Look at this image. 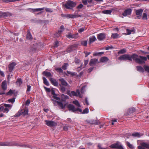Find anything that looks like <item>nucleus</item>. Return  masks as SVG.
Segmentation results:
<instances>
[{"label":"nucleus","instance_id":"16","mask_svg":"<svg viewBox=\"0 0 149 149\" xmlns=\"http://www.w3.org/2000/svg\"><path fill=\"white\" fill-rule=\"evenodd\" d=\"M42 74L46 76L47 77H52V75L50 72L46 71H43L42 72Z\"/></svg>","mask_w":149,"mask_h":149},{"label":"nucleus","instance_id":"13","mask_svg":"<svg viewBox=\"0 0 149 149\" xmlns=\"http://www.w3.org/2000/svg\"><path fill=\"white\" fill-rule=\"evenodd\" d=\"M50 81L51 82L52 84L55 86H57L58 85V83L56 81V80L53 78H50Z\"/></svg>","mask_w":149,"mask_h":149},{"label":"nucleus","instance_id":"5","mask_svg":"<svg viewBox=\"0 0 149 149\" xmlns=\"http://www.w3.org/2000/svg\"><path fill=\"white\" fill-rule=\"evenodd\" d=\"M68 108L69 110L73 112L79 111L80 112H81V110L79 108H76L72 104H69L68 105Z\"/></svg>","mask_w":149,"mask_h":149},{"label":"nucleus","instance_id":"42","mask_svg":"<svg viewBox=\"0 0 149 149\" xmlns=\"http://www.w3.org/2000/svg\"><path fill=\"white\" fill-rule=\"evenodd\" d=\"M4 107H3V109L2 111L4 113H8V112L9 111V110L10 109L6 107H5V108H4Z\"/></svg>","mask_w":149,"mask_h":149},{"label":"nucleus","instance_id":"38","mask_svg":"<svg viewBox=\"0 0 149 149\" xmlns=\"http://www.w3.org/2000/svg\"><path fill=\"white\" fill-rule=\"evenodd\" d=\"M126 51L125 49H122L119 50L118 52V54H123L126 53Z\"/></svg>","mask_w":149,"mask_h":149},{"label":"nucleus","instance_id":"25","mask_svg":"<svg viewBox=\"0 0 149 149\" xmlns=\"http://www.w3.org/2000/svg\"><path fill=\"white\" fill-rule=\"evenodd\" d=\"M12 15L11 13L9 12H4L2 14V15L5 17L11 16Z\"/></svg>","mask_w":149,"mask_h":149},{"label":"nucleus","instance_id":"52","mask_svg":"<svg viewBox=\"0 0 149 149\" xmlns=\"http://www.w3.org/2000/svg\"><path fill=\"white\" fill-rule=\"evenodd\" d=\"M55 70H57L60 73H63V70L61 68H56L55 69Z\"/></svg>","mask_w":149,"mask_h":149},{"label":"nucleus","instance_id":"3","mask_svg":"<svg viewBox=\"0 0 149 149\" xmlns=\"http://www.w3.org/2000/svg\"><path fill=\"white\" fill-rule=\"evenodd\" d=\"M132 55H131L128 54H125L120 56L118 58V59L120 61L127 60L132 61Z\"/></svg>","mask_w":149,"mask_h":149},{"label":"nucleus","instance_id":"34","mask_svg":"<svg viewBox=\"0 0 149 149\" xmlns=\"http://www.w3.org/2000/svg\"><path fill=\"white\" fill-rule=\"evenodd\" d=\"M26 38L28 40H31L32 39V36L29 32H28L27 34Z\"/></svg>","mask_w":149,"mask_h":149},{"label":"nucleus","instance_id":"10","mask_svg":"<svg viewBox=\"0 0 149 149\" xmlns=\"http://www.w3.org/2000/svg\"><path fill=\"white\" fill-rule=\"evenodd\" d=\"M98 59L96 58H93L91 59L89 64L90 66L94 65L97 63H99Z\"/></svg>","mask_w":149,"mask_h":149},{"label":"nucleus","instance_id":"17","mask_svg":"<svg viewBox=\"0 0 149 149\" xmlns=\"http://www.w3.org/2000/svg\"><path fill=\"white\" fill-rule=\"evenodd\" d=\"M109 60V58L106 57H103L100 59V62L102 63H106Z\"/></svg>","mask_w":149,"mask_h":149},{"label":"nucleus","instance_id":"61","mask_svg":"<svg viewBox=\"0 0 149 149\" xmlns=\"http://www.w3.org/2000/svg\"><path fill=\"white\" fill-rule=\"evenodd\" d=\"M83 7V5L82 4H80L77 6V8L78 9H80L82 8Z\"/></svg>","mask_w":149,"mask_h":149},{"label":"nucleus","instance_id":"11","mask_svg":"<svg viewBox=\"0 0 149 149\" xmlns=\"http://www.w3.org/2000/svg\"><path fill=\"white\" fill-rule=\"evenodd\" d=\"M54 104H57L59 107V108L61 109H63L65 108V105H63V103L58 101H54Z\"/></svg>","mask_w":149,"mask_h":149},{"label":"nucleus","instance_id":"31","mask_svg":"<svg viewBox=\"0 0 149 149\" xmlns=\"http://www.w3.org/2000/svg\"><path fill=\"white\" fill-rule=\"evenodd\" d=\"M22 81L21 79H18L16 82V84L17 85L20 86L22 83Z\"/></svg>","mask_w":149,"mask_h":149},{"label":"nucleus","instance_id":"54","mask_svg":"<svg viewBox=\"0 0 149 149\" xmlns=\"http://www.w3.org/2000/svg\"><path fill=\"white\" fill-rule=\"evenodd\" d=\"M78 37V34L72 35V38H77Z\"/></svg>","mask_w":149,"mask_h":149},{"label":"nucleus","instance_id":"47","mask_svg":"<svg viewBox=\"0 0 149 149\" xmlns=\"http://www.w3.org/2000/svg\"><path fill=\"white\" fill-rule=\"evenodd\" d=\"M81 44L84 46H86L87 44V41H84L81 42Z\"/></svg>","mask_w":149,"mask_h":149},{"label":"nucleus","instance_id":"48","mask_svg":"<svg viewBox=\"0 0 149 149\" xmlns=\"http://www.w3.org/2000/svg\"><path fill=\"white\" fill-rule=\"evenodd\" d=\"M129 111L130 113H132L135 111V109L134 108H130L129 109Z\"/></svg>","mask_w":149,"mask_h":149},{"label":"nucleus","instance_id":"56","mask_svg":"<svg viewBox=\"0 0 149 149\" xmlns=\"http://www.w3.org/2000/svg\"><path fill=\"white\" fill-rule=\"evenodd\" d=\"M59 45V43L57 41H56L55 42L54 45V47H57Z\"/></svg>","mask_w":149,"mask_h":149},{"label":"nucleus","instance_id":"44","mask_svg":"<svg viewBox=\"0 0 149 149\" xmlns=\"http://www.w3.org/2000/svg\"><path fill=\"white\" fill-rule=\"evenodd\" d=\"M143 67L146 71L149 72V66H147L146 65H144Z\"/></svg>","mask_w":149,"mask_h":149},{"label":"nucleus","instance_id":"63","mask_svg":"<svg viewBox=\"0 0 149 149\" xmlns=\"http://www.w3.org/2000/svg\"><path fill=\"white\" fill-rule=\"evenodd\" d=\"M30 100H26L25 103V105L27 106H28L30 104Z\"/></svg>","mask_w":149,"mask_h":149},{"label":"nucleus","instance_id":"40","mask_svg":"<svg viewBox=\"0 0 149 149\" xmlns=\"http://www.w3.org/2000/svg\"><path fill=\"white\" fill-rule=\"evenodd\" d=\"M126 143L127 144V146L130 148L133 149L134 147L133 145L131 144L129 142L127 141L126 142Z\"/></svg>","mask_w":149,"mask_h":149},{"label":"nucleus","instance_id":"57","mask_svg":"<svg viewBox=\"0 0 149 149\" xmlns=\"http://www.w3.org/2000/svg\"><path fill=\"white\" fill-rule=\"evenodd\" d=\"M69 95L70 96H71L72 95L76 96L75 92L74 91H72L71 93Z\"/></svg>","mask_w":149,"mask_h":149},{"label":"nucleus","instance_id":"46","mask_svg":"<svg viewBox=\"0 0 149 149\" xmlns=\"http://www.w3.org/2000/svg\"><path fill=\"white\" fill-rule=\"evenodd\" d=\"M67 72L68 74H70L72 76H74L75 75V73L73 72H72L70 71H67Z\"/></svg>","mask_w":149,"mask_h":149},{"label":"nucleus","instance_id":"33","mask_svg":"<svg viewBox=\"0 0 149 149\" xmlns=\"http://www.w3.org/2000/svg\"><path fill=\"white\" fill-rule=\"evenodd\" d=\"M76 96H79L80 97L82 98V96L80 94L79 91V90H77L75 92Z\"/></svg>","mask_w":149,"mask_h":149},{"label":"nucleus","instance_id":"8","mask_svg":"<svg viewBox=\"0 0 149 149\" xmlns=\"http://www.w3.org/2000/svg\"><path fill=\"white\" fill-rule=\"evenodd\" d=\"M106 35L104 33H101L97 35V38L99 40H102L105 38Z\"/></svg>","mask_w":149,"mask_h":149},{"label":"nucleus","instance_id":"60","mask_svg":"<svg viewBox=\"0 0 149 149\" xmlns=\"http://www.w3.org/2000/svg\"><path fill=\"white\" fill-rule=\"evenodd\" d=\"M53 97L57 100H60V98L56 96V94L53 96Z\"/></svg>","mask_w":149,"mask_h":149},{"label":"nucleus","instance_id":"49","mask_svg":"<svg viewBox=\"0 0 149 149\" xmlns=\"http://www.w3.org/2000/svg\"><path fill=\"white\" fill-rule=\"evenodd\" d=\"M13 92L12 90H10L8 92L6 93L7 95H11L13 94Z\"/></svg>","mask_w":149,"mask_h":149},{"label":"nucleus","instance_id":"53","mask_svg":"<svg viewBox=\"0 0 149 149\" xmlns=\"http://www.w3.org/2000/svg\"><path fill=\"white\" fill-rule=\"evenodd\" d=\"M89 110L88 108H86L82 112L83 113H88Z\"/></svg>","mask_w":149,"mask_h":149},{"label":"nucleus","instance_id":"43","mask_svg":"<svg viewBox=\"0 0 149 149\" xmlns=\"http://www.w3.org/2000/svg\"><path fill=\"white\" fill-rule=\"evenodd\" d=\"M8 143L6 142H0V146H8Z\"/></svg>","mask_w":149,"mask_h":149},{"label":"nucleus","instance_id":"24","mask_svg":"<svg viewBox=\"0 0 149 149\" xmlns=\"http://www.w3.org/2000/svg\"><path fill=\"white\" fill-rule=\"evenodd\" d=\"M126 31L127 33V34L128 35L132 33H134L135 32V30L134 29H126Z\"/></svg>","mask_w":149,"mask_h":149},{"label":"nucleus","instance_id":"2","mask_svg":"<svg viewBox=\"0 0 149 149\" xmlns=\"http://www.w3.org/2000/svg\"><path fill=\"white\" fill-rule=\"evenodd\" d=\"M28 108L26 107H23L21 109L18 111V112L14 116L15 117H18L21 115L25 116L28 114Z\"/></svg>","mask_w":149,"mask_h":149},{"label":"nucleus","instance_id":"7","mask_svg":"<svg viewBox=\"0 0 149 149\" xmlns=\"http://www.w3.org/2000/svg\"><path fill=\"white\" fill-rule=\"evenodd\" d=\"M110 147L112 148H117L119 149H124L122 146L119 145L118 143H114L110 146Z\"/></svg>","mask_w":149,"mask_h":149},{"label":"nucleus","instance_id":"50","mask_svg":"<svg viewBox=\"0 0 149 149\" xmlns=\"http://www.w3.org/2000/svg\"><path fill=\"white\" fill-rule=\"evenodd\" d=\"M45 10L47 12L52 13L53 12V10L51 8H45Z\"/></svg>","mask_w":149,"mask_h":149},{"label":"nucleus","instance_id":"35","mask_svg":"<svg viewBox=\"0 0 149 149\" xmlns=\"http://www.w3.org/2000/svg\"><path fill=\"white\" fill-rule=\"evenodd\" d=\"M63 30L61 29L60 30L58 31V32L55 34V36L56 37L59 36L60 34L63 32Z\"/></svg>","mask_w":149,"mask_h":149},{"label":"nucleus","instance_id":"6","mask_svg":"<svg viewBox=\"0 0 149 149\" xmlns=\"http://www.w3.org/2000/svg\"><path fill=\"white\" fill-rule=\"evenodd\" d=\"M45 122L47 125L51 127L55 126L56 125V123L53 121L45 120Z\"/></svg>","mask_w":149,"mask_h":149},{"label":"nucleus","instance_id":"29","mask_svg":"<svg viewBox=\"0 0 149 149\" xmlns=\"http://www.w3.org/2000/svg\"><path fill=\"white\" fill-rule=\"evenodd\" d=\"M42 79L43 80L44 83L46 85L49 86V83L46 78L44 77H43Z\"/></svg>","mask_w":149,"mask_h":149},{"label":"nucleus","instance_id":"41","mask_svg":"<svg viewBox=\"0 0 149 149\" xmlns=\"http://www.w3.org/2000/svg\"><path fill=\"white\" fill-rule=\"evenodd\" d=\"M142 19H143L147 20V15L146 13H143V16Z\"/></svg>","mask_w":149,"mask_h":149},{"label":"nucleus","instance_id":"32","mask_svg":"<svg viewBox=\"0 0 149 149\" xmlns=\"http://www.w3.org/2000/svg\"><path fill=\"white\" fill-rule=\"evenodd\" d=\"M45 9V8L44 7L41 8H35V9H32V10L33 12H36V11H39Z\"/></svg>","mask_w":149,"mask_h":149},{"label":"nucleus","instance_id":"51","mask_svg":"<svg viewBox=\"0 0 149 149\" xmlns=\"http://www.w3.org/2000/svg\"><path fill=\"white\" fill-rule=\"evenodd\" d=\"M86 88V86H84L82 87L81 89V92L82 93H84V92L85 91V88Z\"/></svg>","mask_w":149,"mask_h":149},{"label":"nucleus","instance_id":"23","mask_svg":"<svg viewBox=\"0 0 149 149\" xmlns=\"http://www.w3.org/2000/svg\"><path fill=\"white\" fill-rule=\"evenodd\" d=\"M137 70L138 71L141 72H144V68L141 66H138L136 67Z\"/></svg>","mask_w":149,"mask_h":149},{"label":"nucleus","instance_id":"22","mask_svg":"<svg viewBox=\"0 0 149 149\" xmlns=\"http://www.w3.org/2000/svg\"><path fill=\"white\" fill-rule=\"evenodd\" d=\"M132 135L135 137H140L142 135V134L139 133L135 132L132 133Z\"/></svg>","mask_w":149,"mask_h":149},{"label":"nucleus","instance_id":"21","mask_svg":"<svg viewBox=\"0 0 149 149\" xmlns=\"http://www.w3.org/2000/svg\"><path fill=\"white\" fill-rule=\"evenodd\" d=\"M112 12V10H104L102 11V13L103 14L108 15L111 14V13Z\"/></svg>","mask_w":149,"mask_h":149},{"label":"nucleus","instance_id":"39","mask_svg":"<svg viewBox=\"0 0 149 149\" xmlns=\"http://www.w3.org/2000/svg\"><path fill=\"white\" fill-rule=\"evenodd\" d=\"M144 142L141 143V146H138V148L139 149H146L145 146L142 145V144Z\"/></svg>","mask_w":149,"mask_h":149},{"label":"nucleus","instance_id":"64","mask_svg":"<svg viewBox=\"0 0 149 149\" xmlns=\"http://www.w3.org/2000/svg\"><path fill=\"white\" fill-rule=\"evenodd\" d=\"M27 91L28 92H29L31 90V86L30 85H27Z\"/></svg>","mask_w":149,"mask_h":149},{"label":"nucleus","instance_id":"28","mask_svg":"<svg viewBox=\"0 0 149 149\" xmlns=\"http://www.w3.org/2000/svg\"><path fill=\"white\" fill-rule=\"evenodd\" d=\"M78 16L76 15H66V17L70 18H74L78 17Z\"/></svg>","mask_w":149,"mask_h":149},{"label":"nucleus","instance_id":"59","mask_svg":"<svg viewBox=\"0 0 149 149\" xmlns=\"http://www.w3.org/2000/svg\"><path fill=\"white\" fill-rule=\"evenodd\" d=\"M84 30V27H82L80 29L78 30V32L79 33L83 32Z\"/></svg>","mask_w":149,"mask_h":149},{"label":"nucleus","instance_id":"30","mask_svg":"<svg viewBox=\"0 0 149 149\" xmlns=\"http://www.w3.org/2000/svg\"><path fill=\"white\" fill-rule=\"evenodd\" d=\"M69 65L67 63H64L62 67V68L63 70H66L67 67Z\"/></svg>","mask_w":149,"mask_h":149},{"label":"nucleus","instance_id":"12","mask_svg":"<svg viewBox=\"0 0 149 149\" xmlns=\"http://www.w3.org/2000/svg\"><path fill=\"white\" fill-rule=\"evenodd\" d=\"M16 65V63L14 62H13L9 65L8 68L9 71L10 72H11L13 71L14 67Z\"/></svg>","mask_w":149,"mask_h":149},{"label":"nucleus","instance_id":"14","mask_svg":"<svg viewBox=\"0 0 149 149\" xmlns=\"http://www.w3.org/2000/svg\"><path fill=\"white\" fill-rule=\"evenodd\" d=\"M143 12V10L142 9H140L138 10H136V15H137V17L139 18V17H141V15L142 14Z\"/></svg>","mask_w":149,"mask_h":149},{"label":"nucleus","instance_id":"1","mask_svg":"<svg viewBox=\"0 0 149 149\" xmlns=\"http://www.w3.org/2000/svg\"><path fill=\"white\" fill-rule=\"evenodd\" d=\"M132 59L134 60L135 61L139 64H142L145 63V61L147 60V58L145 57L133 54H132Z\"/></svg>","mask_w":149,"mask_h":149},{"label":"nucleus","instance_id":"27","mask_svg":"<svg viewBox=\"0 0 149 149\" xmlns=\"http://www.w3.org/2000/svg\"><path fill=\"white\" fill-rule=\"evenodd\" d=\"M74 47V46L73 45H71L67 49L66 51H65V52H71L73 49V48Z\"/></svg>","mask_w":149,"mask_h":149},{"label":"nucleus","instance_id":"9","mask_svg":"<svg viewBox=\"0 0 149 149\" xmlns=\"http://www.w3.org/2000/svg\"><path fill=\"white\" fill-rule=\"evenodd\" d=\"M132 12V10L130 9H126L123 13L122 15L125 17L131 15Z\"/></svg>","mask_w":149,"mask_h":149},{"label":"nucleus","instance_id":"4","mask_svg":"<svg viewBox=\"0 0 149 149\" xmlns=\"http://www.w3.org/2000/svg\"><path fill=\"white\" fill-rule=\"evenodd\" d=\"M76 3L71 1H67L66 3L63 5L67 9H70L74 7Z\"/></svg>","mask_w":149,"mask_h":149},{"label":"nucleus","instance_id":"19","mask_svg":"<svg viewBox=\"0 0 149 149\" xmlns=\"http://www.w3.org/2000/svg\"><path fill=\"white\" fill-rule=\"evenodd\" d=\"M59 81H61V84L64 86H67L68 84L66 81L63 78H61L60 79Z\"/></svg>","mask_w":149,"mask_h":149},{"label":"nucleus","instance_id":"18","mask_svg":"<svg viewBox=\"0 0 149 149\" xmlns=\"http://www.w3.org/2000/svg\"><path fill=\"white\" fill-rule=\"evenodd\" d=\"M88 123L91 124L98 125L100 124V122L94 120H90L88 122Z\"/></svg>","mask_w":149,"mask_h":149},{"label":"nucleus","instance_id":"45","mask_svg":"<svg viewBox=\"0 0 149 149\" xmlns=\"http://www.w3.org/2000/svg\"><path fill=\"white\" fill-rule=\"evenodd\" d=\"M142 145L145 146V147L149 149V144L146 143H143L142 144Z\"/></svg>","mask_w":149,"mask_h":149},{"label":"nucleus","instance_id":"20","mask_svg":"<svg viewBox=\"0 0 149 149\" xmlns=\"http://www.w3.org/2000/svg\"><path fill=\"white\" fill-rule=\"evenodd\" d=\"M96 39V38L94 36L90 37L89 38V43L91 44L94 42L95 41Z\"/></svg>","mask_w":149,"mask_h":149},{"label":"nucleus","instance_id":"62","mask_svg":"<svg viewBox=\"0 0 149 149\" xmlns=\"http://www.w3.org/2000/svg\"><path fill=\"white\" fill-rule=\"evenodd\" d=\"M82 2L85 5H86L88 3L87 0H82Z\"/></svg>","mask_w":149,"mask_h":149},{"label":"nucleus","instance_id":"37","mask_svg":"<svg viewBox=\"0 0 149 149\" xmlns=\"http://www.w3.org/2000/svg\"><path fill=\"white\" fill-rule=\"evenodd\" d=\"M4 106L5 107H6L10 109H11L12 107V105L10 104H5L4 105Z\"/></svg>","mask_w":149,"mask_h":149},{"label":"nucleus","instance_id":"55","mask_svg":"<svg viewBox=\"0 0 149 149\" xmlns=\"http://www.w3.org/2000/svg\"><path fill=\"white\" fill-rule=\"evenodd\" d=\"M8 101L10 102L13 103L15 102V98H13L11 99H9L8 100Z\"/></svg>","mask_w":149,"mask_h":149},{"label":"nucleus","instance_id":"36","mask_svg":"<svg viewBox=\"0 0 149 149\" xmlns=\"http://www.w3.org/2000/svg\"><path fill=\"white\" fill-rule=\"evenodd\" d=\"M73 103L75 104L77 107H80V105L78 101L77 100L74 101L73 102Z\"/></svg>","mask_w":149,"mask_h":149},{"label":"nucleus","instance_id":"26","mask_svg":"<svg viewBox=\"0 0 149 149\" xmlns=\"http://www.w3.org/2000/svg\"><path fill=\"white\" fill-rule=\"evenodd\" d=\"M119 37V35L117 33H112L111 36V38L113 39L117 38Z\"/></svg>","mask_w":149,"mask_h":149},{"label":"nucleus","instance_id":"58","mask_svg":"<svg viewBox=\"0 0 149 149\" xmlns=\"http://www.w3.org/2000/svg\"><path fill=\"white\" fill-rule=\"evenodd\" d=\"M60 89L62 92H64L65 90V88L62 86H61Z\"/></svg>","mask_w":149,"mask_h":149},{"label":"nucleus","instance_id":"15","mask_svg":"<svg viewBox=\"0 0 149 149\" xmlns=\"http://www.w3.org/2000/svg\"><path fill=\"white\" fill-rule=\"evenodd\" d=\"M1 86L2 88L4 91L6 90L7 88V85L6 81H3L2 83Z\"/></svg>","mask_w":149,"mask_h":149}]
</instances>
